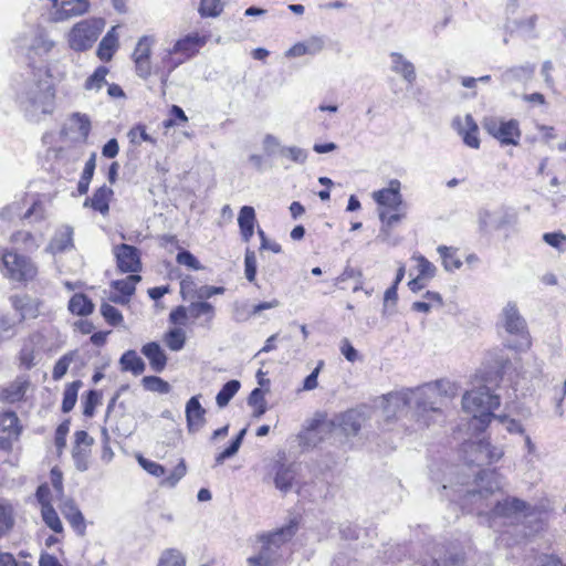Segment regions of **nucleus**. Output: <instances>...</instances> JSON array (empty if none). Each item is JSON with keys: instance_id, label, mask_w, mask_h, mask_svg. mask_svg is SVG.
<instances>
[{"instance_id": "obj_14", "label": "nucleus", "mask_w": 566, "mask_h": 566, "mask_svg": "<svg viewBox=\"0 0 566 566\" xmlns=\"http://www.w3.org/2000/svg\"><path fill=\"white\" fill-rule=\"evenodd\" d=\"M118 269L124 273H137L142 270L140 255L137 248L120 244L115 248Z\"/></svg>"}, {"instance_id": "obj_44", "label": "nucleus", "mask_w": 566, "mask_h": 566, "mask_svg": "<svg viewBox=\"0 0 566 566\" xmlns=\"http://www.w3.org/2000/svg\"><path fill=\"white\" fill-rule=\"evenodd\" d=\"M158 566H186V558L180 551L168 548L161 553Z\"/></svg>"}, {"instance_id": "obj_62", "label": "nucleus", "mask_w": 566, "mask_h": 566, "mask_svg": "<svg viewBox=\"0 0 566 566\" xmlns=\"http://www.w3.org/2000/svg\"><path fill=\"white\" fill-rule=\"evenodd\" d=\"M253 315L249 310V305L244 302H234L232 317L235 322H245Z\"/></svg>"}, {"instance_id": "obj_51", "label": "nucleus", "mask_w": 566, "mask_h": 566, "mask_svg": "<svg viewBox=\"0 0 566 566\" xmlns=\"http://www.w3.org/2000/svg\"><path fill=\"white\" fill-rule=\"evenodd\" d=\"M187 467L185 460H180L169 475L160 481V485L165 488H175L178 482L186 475Z\"/></svg>"}, {"instance_id": "obj_61", "label": "nucleus", "mask_w": 566, "mask_h": 566, "mask_svg": "<svg viewBox=\"0 0 566 566\" xmlns=\"http://www.w3.org/2000/svg\"><path fill=\"white\" fill-rule=\"evenodd\" d=\"M464 452L467 453V461L469 464H475L476 467H481L486 464L485 452L475 451L470 447V443H465Z\"/></svg>"}, {"instance_id": "obj_4", "label": "nucleus", "mask_w": 566, "mask_h": 566, "mask_svg": "<svg viewBox=\"0 0 566 566\" xmlns=\"http://www.w3.org/2000/svg\"><path fill=\"white\" fill-rule=\"evenodd\" d=\"M428 384H424L416 389H412V407L415 408L416 421L421 427H429L431 422H436L443 417L442 400L437 395L427 397L426 389Z\"/></svg>"}, {"instance_id": "obj_37", "label": "nucleus", "mask_w": 566, "mask_h": 566, "mask_svg": "<svg viewBox=\"0 0 566 566\" xmlns=\"http://www.w3.org/2000/svg\"><path fill=\"white\" fill-rule=\"evenodd\" d=\"M14 525L13 506L7 500H0V537Z\"/></svg>"}, {"instance_id": "obj_11", "label": "nucleus", "mask_w": 566, "mask_h": 566, "mask_svg": "<svg viewBox=\"0 0 566 566\" xmlns=\"http://www.w3.org/2000/svg\"><path fill=\"white\" fill-rule=\"evenodd\" d=\"M374 200L380 206V209L400 211L406 209L402 196L400 193V181L392 179L388 188H382L373 193Z\"/></svg>"}, {"instance_id": "obj_19", "label": "nucleus", "mask_w": 566, "mask_h": 566, "mask_svg": "<svg viewBox=\"0 0 566 566\" xmlns=\"http://www.w3.org/2000/svg\"><path fill=\"white\" fill-rule=\"evenodd\" d=\"M61 513L65 517V520L70 523V525L74 528V531L83 536L85 534L86 524L84 516L75 502L71 499H66L60 505Z\"/></svg>"}, {"instance_id": "obj_47", "label": "nucleus", "mask_w": 566, "mask_h": 566, "mask_svg": "<svg viewBox=\"0 0 566 566\" xmlns=\"http://www.w3.org/2000/svg\"><path fill=\"white\" fill-rule=\"evenodd\" d=\"M223 10L222 0H200L199 14L202 18H216L221 14Z\"/></svg>"}, {"instance_id": "obj_59", "label": "nucleus", "mask_w": 566, "mask_h": 566, "mask_svg": "<svg viewBox=\"0 0 566 566\" xmlns=\"http://www.w3.org/2000/svg\"><path fill=\"white\" fill-rule=\"evenodd\" d=\"M244 273L249 282H253L256 275V258L253 251L247 250L244 258Z\"/></svg>"}, {"instance_id": "obj_2", "label": "nucleus", "mask_w": 566, "mask_h": 566, "mask_svg": "<svg viewBox=\"0 0 566 566\" xmlns=\"http://www.w3.org/2000/svg\"><path fill=\"white\" fill-rule=\"evenodd\" d=\"M296 531L297 523L292 520L274 532L261 534L259 536V541L262 543L261 551L256 556L249 557L248 564L250 566H271L280 557L277 549L287 543L296 534Z\"/></svg>"}, {"instance_id": "obj_30", "label": "nucleus", "mask_w": 566, "mask_h": 566, "mask_svg": "<svg viewBox=\"0 0 566 566\" xmlns=\"http://www.w3.org/2000/svg\"><path fill=\"white\" fill-rule=\"evenodd\" d=\"M296 476V469L294 465H281L274 478V484L277 490L283 493L289 492Z\"/></svg>"}, {"instance_id": "obj_39", "label": "nucleus", "mask_w": 566, "mask_h": 566, "mask_svg": "<svg viewBox=\"0 0 566 566\" xmlns=\"http://www.w3.org/2000/svg\"><path fill=\"white\" fill-rule=\"evenodd\" d=\"M470 447L475 451L485 452L486 463L499 461L503 455V450L491 446L488 440H479L476 442H470Z\"/></svg>"}, {"instance_id": "obj_33", "label": "nucleus", "mask_w": 566, "mask_h": 566, "mask_svg": "<svg viewBox=\"0 0 566 566\" xmlns=\"http://www.w3.org/2000/svg\"><path fill=\"white\" fill-rule=\"evenodd\" d=\"M189 316L192 318H200L201 316H206L205 325H210L214 317V307L212 304L208 302H191L188 305Z\"/></svg>"}, {"instance_id": "obj_5", "label": "nucleus", "mask_w": 566, "mask_h": 566, "mask_svg": "<svg viewBox=\"0 0 566 566\" xmlns=\"http://www.w3.org/2000/svg\"><path fill=\"white\" fill-rule=\"evenodd\" d=\"M105 25L102 19H87L76 23L69 33V44L75 51H85L94 44Z\"/></svg>"}, {"instance_id": "obj_24", "label": "nucleus", "mask_w": 566, "mask_h": 566, "mask_svg": "<svg viewBox=\"0 0 566 566\" xmlns=\"http://www.w3.org/2000/svg\"><path fill=\"white\" fill-rule=\"evenodd\" d=\"M113 195V190L103 185L98 189L95 190L94 195L91 198H86L84 201V207H90L95 211L101 212L102 214H106L109 210V200Z\"/></svg>"}, {"instance_id": "obj_58", "label": "nucleus", "mask_w": 566, "mask_h": 566, "mask_svg": "<svg viewBox=\"0 0 566 566\" xmlns=\"http://www.w3.org/2000/svg\"><path fill=\"white\" fill-rule=\"evenodd\" d=\"M88 454L90 449L86 448H73L72 457L74 460L75 468L84 472L88 469Z\"/></svg>"}, {"instance_id": "obj_63", "label": "nucleus", "mask_w": 566, "mask_h": 566, "mask_svg": "<svg viewBox=\"0 0 566 566\" xmlns=\"http://www.w3.org/2000/svg\"><path fill=\"white\" fill-rule=\"evenodd\" d=\"M176 259L179 264L186 265L192 270L201 269V265H200L199 261L197 260V258L191 252H189L187 250L180 251L177 254Z\"/></svg>"}, {"instance_id": "obj_9", "label": "nucleus", "mask_w": 566, "mask_h": 566, "mask_svg": "<svg viewBox=\"0 0 566 566\" xmlns=\"http://www.w3.org/2000/svg\"><path fill=\"white\" fill-rule=\"evenodd\" d=\"M53 11L51 20L53 22H63L86 13L90 9V0H50Z\"/></svg>"}, {"instance_id": "obj_54", "label": "nucleus", "mask_w": 566, "mask_h": 566, "mask_svg": "<svg viewBox=\"0 0 566 566\" xmlns=\"http://www.w3.org/2000/svg\"><path fill=\"white\" fill-rule=\"evenodd\" d=\"M101 314L103 315L105 321L112 326H117L123 322L122 313L116 307L108 303H103L101 305Z\"/></svg>"}, {"instance_id": "obj_35", "label": "nucleus", "mask_w": 566, "mask_h": 566, "mask_svg": "<svg viewBox=\"0 0 566 566\" xmlns=\"http://www.w3.org/2000/svg\"><path fill=\"white\" fill-rule=\"evenodd\" d=\"M94 305L84 294H75L69 302V310L76 315L85 316L93 312Z\"/></svg>"}, {"instance_id": "obj_7", "label": "nucleus", "mask_w": 566, "mask_h": 566, "mask_svg": "<svg viewBox=\"0 0 566 566\" xmlns=\"http://www.w3.org/2000/svg\"><path fill=\"white\" fill-rule=\"evenodd\" d=\"M484 129L502 145H518L521 130L516 119L488 118L484 122Z\"/></svg>"}, {"instance_id": "obj_3", "label": "nucleus", "mask_w": 566, "mask_h": 566, "mask_svg": "<svg viewBox=\"0 0 566 566\" xmlns=\"http://www.w3.org/2000/svg\"><path fill=\"white\" fill-rule=\"evenodd\" d=\"M500 406V397L491 394L489 387L480 386L467 391L462 397L463 410L478 419L482 426L490 423L493 410Z\"/></svg>"}, {"instance_id": "obj_22", "label": "nucleus", "mask_w": 566, "mask_h": 566, "mask_svg": "<svg viewBox=\"0 0 566 566\" xmlns=\"http://www.w3.org/2000/svg\"><path fill=\"white\" fill-rule=\"evenodd\" d=\"M142 354L149 360L151 369L156 373H161L167 365V356L160 345L156 342H150L142 347Z\"/></svg>"}, {"instance_id": "obj_13", "label": "nucleus", "mask_w": 566, "mask_h": 566, "mask_svg": "<svg viewBox=\"0 0 566 566\" xmlns=\"http://www.w3.org/2000/svg\"><path fill=\"white\" fill-rule=\"evenodd\" d=\"M500 324L509 334L517 336L526 334V322L514 302H509L502 308Z\"/></svg>"}, {"instance_id": "obj_45", "label": "nucleus", "mask_w": 566, "mask_h": 566, "mask_svg": "<svg viewBox=\"0 0 566 566\" xmlns=\"http://www.w3.org/2000/svg\"><path fill=\"white\" fill-rule=\"evenodd\" d=\"M142 382L144 388L151 392L168 394L171 389L169 382L158 376H145Z\"/></svg>"}, {"instance_id": "obj_31", "label": "nucleus", "mask_w": 566, "mask_h": 566, "mask_svg": "<svg viewBox=\"0 0 566 566\" xmlns=\"http://www.w3.org/2000/svg\"><path fill=\"white\" fill-rule=\"evenodd\" d=\"M119 364L123 371H130L135 376L143 374L146 367L144 360L133 349L122 355Z\"/></svg>"}, {"instance_id": "obj_15", "label": "nucleus", "mask_w": 566, "mask_h": 566, "mask_svg": "<svg viewBox=\"0 0 566 566\" xmlns=\"http://www.w3.org/2000/svg\"><path fill=\"white\" fill-rule=\"evenodd\" d=\"M386 405L384 407L388 417L401 413L406 408L412 407V389L406 388L399 391H392L385 396Z\"/></svg>"}, {"instance_id": "obj_18", "label": "nucleus", "mask_w": 566, "mask_h": 566, "mask_svg": "<svg viewBox=\"0 0 566 566\" xmlns=\"http://www.w3.org/2000/svg\"><path fill=\"white\" fill-rule=\"evenodd\" d=\"M40 343L39 335H31L22 345L19 353V366L20 368L31 369L38 364V357L40 352L38 349Z\"/></svg>"}, {"instance_id": "obj_48", "label": "nucleus", "mask_w": 566, "mask_h": 566, "mask_svg": "<svg viewBox=\"0 0 566 566\" xmlns=\"http://www.w3.org/2000/svg\"><path fill=\"white\" fill-rule=\"evenodd\" d=\"M248 405L254 408V417L259 418L266 411V401L261 388H254L249 398Z\"/></svg>"}, {"instance_id": "obj_10", "label": "nucleus", "mask_w": 566, "mask_h": 566, "mask_svg": "<svg viewBox=\"0 0 566 566\" xmlns=\"http://www.w3.org/2000/svg\"><path fill=\"white\" fill-rule=\"evenodd\" d=\"M479 224L481 229H502L516 222V213L506 207H501L495 211L482 209L479 211Z\"/></svg>"}, {"instance_id": "obj_50", "label": "nucleus", "mask_w": 566, "mask_h": 566, "mask_svg": "<svg viewBox=\"0 0 566 566\" xmlns=\"http://www.w3.org/2000/svg\"><path fill=\"white\" fill-rule=\"evenodd\" d=\"M108 73L107 67L99 66L97 67L94 73L87 77L85 81L84 87L88 91L95 90L99 91L104 84H106V75Z\"/></svg>"}, {"instance_id": "obj_55", "label": "nucleus", "mask_w": 566, "mask_h": 566, "mask_svg": "<svg viewBox=\"0 0 566 566\" xmlns=\"http://www.w3.org/2000/svg\"><path fill=\"white\" fill-rule=\"evenodd\" d=\"M73 360V353H69L63 355L54 365L52 371V378L54 380H60L67 373V369Z\"/></svg>"}, {"instance_id": "obj_8", "label": "nucleus", "mask_w": 566, "mask_h": 566, "mask_svg": "<svg viewBox=\"0 0 566 566\" xmlns=\"http://www.w3.org/2000/svg\"><path fill=\"white\" fill-rule=\"evenodd\" d=\"M366 418L358 409H349L336 415L329 426L333 430H339L345 437H355L360 431Z\"/></svg>"}, {"instance_id": "obj_46", "label": "nucleus", "mask_w": 566, "mask_h": 566, "mask_svg": "<svg viewBox=\"0 0 566 566\" xmlns=\"http://www.w3.org/2000/svg\"><path fill=\"white\" fill-rule=\"evenodd\" d=\"M41 515L45 525L50 527L53 532H63V524L53 506L45 505L43 509H41Z\"/></svg>"}, {"instance_id": "obj_41", "label": "nucleus", "mask_w": 566, "mask_h": 566, "mask_svg": "<svg viewBox=\"0 0 566 566\" xmlns=\"http://www.w3.org/2000/svg\"><path fill=\"white\" fill-rule=\"evenodd\" d=\"M142 280L137 274H130L123 280H116L112 282V287L128 297L135 293V285Z\"/></svg>"}, {"instance_id": "obj_21", "label": "nucleus", "mask_w": 566, "mask_h": 566, "mask_svg": "<svg viewBox=\"0 0 566 566\" xmlns=\"http://www.w3.org/2000/svg\"><path fill=\"white\" fill-rule=\"evenodd\" d=\"M30 387V378L27 375L18 376L8 387L3 388L0 398L8 402L21 400L28 388Z\"/></svg>"}, {"instance_id": "obj_40", "label": "nucleus", "mask_w": 566, "mask_h": 566, "mask_svg": "<svg viewBox=\"0 0 566 566\" xmlns=\"http://www.w3.org/2000/svg\"><path fill=\"white\" fill-rule=\"evenodd\" d=\"M54 42L42 30H38L30 46V53L45 54L52 50Z\"/></svg>"}, {"instance_id": "obj_1", "label": "nucleus", "mask_w": 566, "mask_h": 566, "mask_svg": "<svg viewBox=\"0 0 566 566\" xmlns=\"http://www.w3.org/2000/svg\"><path fill=\"white\" fill-rule=\"evenodd\" d=\"M55 91L48 70L39 69L29 78L18 95L19 103L32 122H39L43 115L54 108Z\"/></svg>"}, {"instance_id": "obj_16", "label": "nucleus", "mask_w": 566, "mask_h": 566, "mask_svg": "<svg viewBox=\"0 0 566 566\" xmlns=\"http://www.w3.org/2000/svg\"><path fill=\"white\" fill-rule=\"evenodd\" d=\"M453 124L457 126L467 146L475 149L480 147V139L478 137L479 128L470 114L465 115L463 118H457Z\"/></svg>"}, {"instance_id": "obj_34", "label": "nucleus", "mask_w": 566, "mask_h": 566, "mask_svg": "<svg viewBox=\"0 0 566 566\" xmlns=\"http://www.w3.org/2000/svg\"><path fill=\"white\" fill-rule=\"evenodd\" d=\"M0 429L10 437L18 438L21 432L19 418L13 411H3L0 413Z\"/></svg>"}, {"instance_id": "obj_57", "label": "nucleus", "mask_w": 566, "mask_h": 566, "mask_svg": "<svg viewBox=\"0 0 566 566\" xmlns=\"http://www.w3.org/2000/svg\"><path fill=\"white\" fill-rule=\"evenodd\" d=\"M153 43H154V41L148 36L140 38L135 50H134L133 59L134 60L150 59Z\"/></svg>"}, {"instance_id": "obj_60", "label": "nucleus", "mask_w": 566, "mask_h": 566, "mask_svg": "<svg viewBox=\"0 0 566 566\" xmlns=\"http://www.w3.org/2000/svg\"><path fill=\"white\" fill-rule=\"evenodd\" d=\"M238 223L240 228L254 227L255 211L253 207L243 206L239 212Z\"/></svg>"}, {"instance_id": "obj_32", "label": "nucleus", "mask_w": 566, "mask_h": 566, "mask_svg": "<svg viewBox=\"0 0 566 566\" xmlns=\"http://www.w3.org/2000/svg\"><path fill=\"white\" fill-rule=\"evenodd\" d=\"M117 46V36L115 34V27H113L107 34L102 39L97 49V55L103 61H109Z\"/></svg>"}, {"instance_id": "obj_49", "label": "nucleus", "mask_w": 566, "mask_h": 566, "mask_svg": "<svg viewBox=\"0 0 566 566\" xmlns=\"http://www.w3.org/2000/svg\"><path fill=\"white\" fill-rule=\"evenodd\" d=\"M165 342L171 350H181L186 343V333L181 328L170 329L165 336Z\"/></svg>"}, {"instance_id": "obj_56", "label": "nucleus", "mask_w": 566, "mask_h": 566, "mask_svg": "<svg viewBox=\"0 0 566 566\" xmlns=\"http://www.w3.org/2000/svg\"><path fill=\"white\" fill-rule=\"evenodd\" d=\"M137 461L139 465L153 476L160 478L164 476L166 473V469L164 468V465L155 461L148 460L142 455L137 457Z\"/></svg>"}, {"instance_id": "obj_43", "label": "nucleus", "mask_w": 566, "mask_h": 566, "mask_svg": "<svg viewBox=\"0 0 566 566\" xmlns=\"http://www.w3.org/2000/svg\"><path fill=\"white\" fill-rule=\"evenodd\" d=\"M245 433H247V428H243L242 430H240V432L237 434V437L231 441L230 446L216 457L217 465L222 464L224 462V460L237 454V452L239 451V449L241 447V443L243 441Z\"/></svg>"}, {"instance_id": "obj_53", "label": "nucleus", "mask_w": 566, "mask_h": 566, "mask_svg": "<svg viewBox=\"0 0 566 566\" xmlns=\"http://www.w3.org/2000/svg\"><path fill=\"white\" fill-rule=\"evenodd\" d=\"M543 240L558 252H566V234L562 231L544 233Z\"/></svg>"}, {"instance_id": "obj_6", "label": "nucleus", "mask_w": 566, "mask_h": 566, "mask_svg": "<svg viewBox=\"0 0 566 566\" xmlns=\"http://www.w3.org/2000/svg\"><path fill=\"white\" fill-rule=\"evenodd\" d=\"M1 262L4 275L14 281H30L34 279L38 272L35 265L28 258L12 251H3Z\"/></svg>"}, {"instance_id": "obj_17", "label": "nucleus", "mask_w": 566, "mask_h": 566, "mask_svg": "<svg viewBox=\"0 0 566 566\" xmlns=\"http://www.w3.org/2000/svg\"><path fill=\"white\" fill-rule=\"evenodd\" d=\"M206 410L202 408L199 397H191L186 405V420L189 432L199 431L205 422Z\"/></svg>"}, {"instance_id": "obj_29", "label": "nucleus", "mask_w": 566, "mask_h": 566, "mask_svg": "<svg viewBox=\"0 0 566 566\" xmlns=\"http://www.w3.org/2000/svg\"><path fill=\"white\" fill-rule=\"evenodd\" d=\"M535 71V65L525 63L520 66H513L502 73L501 80L504 83L521 82L530 80Z\"/></svg>"}, {"instance_id": "obj_12", "label": "nucleus", "mask_w": 566, "mask_h": 566, "mask_svg": "<svg viewBox=\"0 0 566 566\" xmlns=\"http://www.w3.org/2000/svg\"><path fill=\"white\" fill-rule=\"evenodd\" d=\"M473 474L478 489L467 490L465 495L469 497H488L501 486L499 474L494 470H479Z\"/></svg>"}, {"instance_id": "obj_20", "label": "nucleus", "mask_w": 566, "mask_h": 566, "mask_svg": "<svg viewBox=\"0 0 566 566\" xmlns=\"http://www.w3.org/2000/svg\"><path fill=\"white\" fill-rule=\"evenodd\" d=\"M206 43H207V36L200 35L198 33L188 34L185 38L178 40L169 53L170 54L181 53L186 57H191Z\"/></svg>"}, {"instance_id": "obj_64", "label": "nucleus", "mask_w": 566, "mask_h": 566, "mask_svg": "<svg viewBox=\"0 0 566 566\" xmlns=\"http://www.w3.org/2000/svg\"><path fill=\"white\" fill-rule=\"evenodd\" d=\"M463 558L459 554L450 553L448 558H433L430 565L423 566H461Z\"/></svg>"}, {"instance_id": "obj_25", "label": "nucleus", "mask_w": 566, "mask_h": 566, "mask_svg": "<svg viewBox=\"0 0 566 566\" xmlns=\"http://www.w3.org/2000/svg\"><path fill=\"white\" fill-rule=\"evenodd\" d=\"M390 210L379 209L378 216L382 223V227L377 235V239L381 242H388L390 237V228L397 224L402 218L406 216V211H394V213H389Z\"/></svg>"}, {"instance_id": "obj_52", "label": "nucleus", "mask_w": 566, "mask_h": 566, "mask_svg": "<svg viewBox=\"0 0 566 566\" xmlns=\"http://www.w3.org/2000/svg\"><path fill=\"white\" fill-rule=\"evenodd\" d=\"M280 154L281 156L286 157L291 161L300 165L304 164L308 156L307 150L297 146H283L280 149Z\"/></svg>"}, {"instance_id": "obj_38", "label": "nucleus", "mask_w": 566, "mask_h": 566, "mask_svg": "<svg viewBox=\"0 0 566 566\" xmlns=\"http://www.w3.org/2000/svg\"><path fill=\"white\" fill-rule=\"evenodd\" d=\"M241 384L239 380L232 379L226 382L220 391L217 394L216 402L218 407H226L234 395L239 391Z\"/></svg>"}, {"instance_id": "obj_23", "label": "nucleus", "mask_w": 566, "mask_h": 566, "mask_svg": "<svg viewBox=\"0 0 566 566\" xmlns=\"http://www.w3.org/2000/svg\"><path fill=\"white\" fill-rule=\"evenodd\" d=\"M390 57L391 71L401 75L408 84L412 85L417 77L415 65L398 52H391Z\"/></svg>"}, {"instance_id": "obj_36", "label": "nucleus", "mask_w": 566, "mask_h": 566, "mask_svg": "<svg viewBox=\"0 0 566 566\" xmlns=\"http://www.w3.org/2000/svg\"><path fill=\"white\" fill-rule=\"evenodd\" d=\"M437 250L447 271H454L461 268L462 262L457 256V249L452 247L439 245Z\"/></svg>"}, {"instance_id": "obj_28", "label": "nucleus", "mask_w": 566, "mask_h": 566, "mask_svg": "<svg viewBox=\"0 0 566 566\" xmlns=\"http://www.w3.org/2000/svg\"><path fill=\"white\" fill-rule=\"evenodd\" d=\"M526 503L516 497H507L502 502H496L493 507V514L496 516H512L514 514L521 513L526 509Z\"/></svg>"}, {"instance_id": "obj_26", "label": "nucleus", "mask_w": 566, "mask_h": 566, "mask_svg": "<svg viewBox=\"0 0 566 566\" xmlns=\"http://www.w3.org/2000/svg\"><path fill=\"white\" fill-rule=\"evenodd\" d=\"M424 394L429 398L432 397V395H437L438 398L442 400L443 406L447 398H453L458 395V386L448 379H440L434 382H429Z\"/></svg>"}, {"instance_id": "obj_42", "label": "nucleus", "mask_w": 566, "mask_h": 566, "mask_svg": "<svg viewBox=\"0 0 566 566\" xmlns=\"http://www.w3.org/2000/svg\"><path fill=\"white\" fill-rule=\"evenodd\" d=\"M81 386H82L81 380L73 381L66 386V388L64 389V392H63V400H62V411L63 412H70L74 408L76 400H77V391Z\"/></svg>"}, {"instance_id": "obj_27", "label": "nucleus", "mask_w": 566, "mask_h": 566, "mask_svg": "<svg viewBox=\"0 0 566 566\" xmlns=\"http://www.w3.org/2000/svg\"><path fill=\"white\" fill-rule=\"evenodd\" d=\"M73 228L70 226H62L54 234L50 242V250L53 253L63 252L73 248Z\"/></svg>"}]
</instances>
